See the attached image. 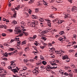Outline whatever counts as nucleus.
Instances as JSON below:
<instances>
[{
  "instance_id": "nucleus-31",
  "label": "nucleus",
  "mask_w": 77,
  "mask_h": 77,
  "mask_svg": "<svg viewBox=\"0 0 77 77\" xmlns=\"http://www.w3.org/2000/svg\"><path fill=\"white\" fill-rule=\"evenodd\" d=\"M26 41H24L23 42H22V44H26Z\"/></svg>"
},
{
  "instance_id": "nucleus-43",
  "label": "nucleus",
  "mask_w": 77,
  "mask_h": 77,
  "mask_svg": "<svg viewBox=\"0 0 77 77\" xmlns=\"http://www.w3.org/2000/svg\"><path fill=\"white\" fill-rule=\"evenodd\" d=\"M23 35V34H20L18 35V36L21 37V36H22V35Z\"/></svg>"
},
{
  "instance_id": "nucleus-55",
  "label": "nucleus",
  "mask_w": 77,
  "mask_h": 77,
  "mask_svg": "<svg viewBox=\"0 0 77 77\" xmlns=\"http://www.w3.org/2000/svg\"><path fill=\"white\" fill-rule=\"evenodd\" d=\"M69 2H70V3H72V0H68Z\"/></svg>"
},
{
  "instance_id": "nucleus-2",
  "label": "nucleus",
  "mask_w": 77,
  "mask_h": 77,
  "mask_svg": "<svg viewBox=\"0 0 77 77\" xmlns=\"http://www.w3.org/2000/svg\"><path fill=\"white\" fill-rule=\"evenodd\" d=\"M71 11L72 12H77V7H73Z\"/></svg>"
},
{
  "instance_id": "nucleus-13",
  "label": "nucleus",
  "mask_w": 77,
  "mask_h": 77,
  "mask_svg": "<svg viewBox=\"0 0 77 77\" xmlns=\"http://www.w3.org/2000/svg\"><path fill=\"white\" fill-rule=\"evenodd\" d=\"M71 66L72 68H75V66H74V64L72 63H71Z\"/></svg>"
},
{
  "instance_id": "nucleus-45",
  "label": "nucleus",
  "mask_w": 77,
  "mask_h": 77,
  "mask_svg": "<svg viewBox=\"0 0 77 77\" xmlns=\"http://www.w3.org/2000/svg\"><path fill=\"white\" fill-rule=\"evenodd\" d=\"M64 74H65V75H68V73L67 72H65L64 73Z\"/></svg>"
},
{
  "instance_id": "nucleus-26",
  "label": "nucleus",
  "mask_w": 77,
  "mask_h": 77,
  "mask_svg": "<svg viewBox=\"0 0 77 77\" xmlns=\"http://www.w3.org/2000/svg\"><path fill=\"white\" fill-rule=\"evenodd\" d=\"M68 75H69V77H72L73 76V75H72V74H69Z\"/></svg>"
},
{
  "instance_id": "nucleus-22",
  "label": "nucleus",
  "mask_w": 77,
  "mask_h": 77,
  "mask_svg": "<svg viewBox=\"0 0 77 77\" xmlns=\"http://www.w3.org/2000/svg\"><path fill=\"white\" fill-rule=\"evenodd\" d=\"M40 58L42 60H44V58L42 55L40 56Z\"/></svg>"
},
{
  "instance_id": "nucleus-39",
  "label": "nucleus",
  "mask_w": 77,
  "mask_h": 77,
  "mask_svg": "<svg viewBox=\"0 0 77 77\" xmlns=\"http://www.w3.org/2000/svg\"><path fill=\"white\" fill-rule=\"evenodd\" d=\"M8 30L9 31V32H12V29H8Z\"/></svg>"
},
{
  "instance_id": "nucleus-28",
  "label": "nucleus",
  "mask_w": 77,
  "mask_h": 77,
  "mask_svg": "<svg viewBox=\"0 0 77 77\" xmlns=\"http://www.w3.org/2000/svg\"><path fill=\"white\" fill-rule=\"evenodd\" d=\"M2 36H6V34L5 33H3L2 34Z\"/></svg>"
},
{
  "instance_id": "nucleus-46",
  "label": "nucleus",
  "mask_w": 77,
  "mask_h": 77,
  "mask_svg": "<svg viewBox=\"0 0 77 77\" xmlns=\"http://www.w3.org/2000/svg\"><path fill=\"white\" fill-rule=\"evenodd\" d=\"M33 37V39H34V38H36V35H34Z\"/></svg>"
},
{
  "instance_id": "nucleus-60",
  "label": "nucleus",
  "mask_w": 77,
  "mask_h": 77,
  "mask_svg": "<svg viewBox=\"0 0 77 77\" xmlns=\"http://www.w3.org/2000/svg\"><path fill=\"white\" fill-rule=\"evenodd\" d=\"M22 30H23V31H26V29H24V28H23L22 29Z\"/></svg>"
},
{
  "instance_id": "nucleus-34",
  "label": "nucleus",
  "mask_w": 77,
  "mask_h": 77,
  "mask_svg": "<svg viewBox=\"0 0 77 77\" xmlns=\"http://www.w3.org/2000/svg\"><path fill=\"white\" fill-rule=\"evenodd\" d=\"M37 5L38 6H41V4L39 2H38L37 3Z\"/></svg>"
},
{
  "instance_id": "nucleus-12",
  "label": "nucleus",
  "mask_w": 77,
  "mask_h": 77,
  "mask_svg": "<svg viewBox=\"0 0 77 77\" xmlns=\"http://www.w3.org/2000/svg\"><path fill=\"white\" fill-rule=\"evenodd\" d=\"M63 22V20H60L58 21V23H59L60 24H61V23H62Z\"/></svg>"
},
{
  "instance_id": "nucleus-8",
  "label": "nucleus",
  "mask_w": 77,
  "mask_h": 77,
  "mask_svg": "<svg viewBox=\"0 0 77 77\" xmlns=\"http://www.w3.org/2000/svg\"><path fill=\"white\" fill-rule=\"evenodd\" d=\"M47 30H45V31H43L42 32V34H45V33H48V31H46Z\"/></svg>"
},
{
  "instance_id": "nucleus-19",
  "label": "nucleus",
  "mask_w": 77,
  "mask_h": 77,
  "mask_svg": "<svg viewBox=\"0 0 77 77\" xmlns=\"http://www.w3.org/2000/svg\"><path fill=\"white\" fill-rule=\"evenodd\" d=\"M10 51H13L14 49V48H9Z\"/></svg>"
},
{
  "instance_id": "nucleus-3",
  "label": "nucleus",
  "mask_w": 77,
  "mask_h": 77,
  "mask_svg": "<svg viewBox=\"0 0 77 77\" xmlns=\"http://www.w3.org/2000/svg\"><path fill=\"white\" fill-rule=\"evenodd\" d=\"M11 71H12L13 72H14V74H15L16 72H17V73H18V70H17L16 69H11Z\"/></svg>"
},
{
  "instance_id": "nucleus-57",
  "label": "nucleus",
  "mask_w": 77,
  "mask_h": 77,
  "mask_svg": "<svg viewBox=\"0 0 77 77\" xmlns=\"http://www.w3.org/2000/svg\"><path fill=\"white\" fill-rule=\"evenodd\" d=\"M8 55H9V56H12V55H11V53H8Z\"/></svg>"
},
{
  "instance_id": "nucleus-61",
  "label": "nucleus",
  "mask_w": 77,
  "mask_h": 77,
  "mask_svg": "<svg viewBox=\"0 0 77 77\" xmlns=\"http://www.w3.org/2000/svg\"><path fill=\"white\" fill-rule=\"evenodd\" d=\"M11 10H12V11H15V9L14 8H11Z\"/></svg>"
},
{
  "instance_id": "nucleus-62",
  "label": "nucleus",
  "mask_w": 77,
  "mask_h": 77,
  "mask_svg": "<svg viewBox=\"0 0 77 77\" xmlns=\"http://www.w3.org/2000/svg\"><path fill=\"white\" fill-rule=\"evenodd\" d=\"M5 27V25H1V28H3Z\"/></svg>"
},
{
  "instance_id": "nucleus-11",
  "label": "nucleus",
  "mask_w": 77,
  "mask_h": 77,
  "mask_svg": "<svg viewBox=\"0 0 77 77\" xmlns=\"http://www.w3.org/2000/svg\"><path fill=\"white\" fill-rule=\"evenodd\" d=\"M42 63H43V65H46V64H47V62L45 61H43L42 62Z\"/></svg>"
},
{
  "instance_id": "nucleus-33",
  "label": "nucleus",
  "mask_w": 77,
  "mask_h": 77,
  "mask_svg": "<svg viewBox=\"0 0 77 77\" xmlns=\"http://www.w3.org/2000/svg\"><path fill=\"white\" fill-rule=\"evenodd\" d=\"M58 40H59V41H61L62 40V38L60 37L59 38Z\"/></svg>"
},
{
  "instance_id": "nucleus-38",
  "label": "nucleus",
  "mask_w": 77,
  "mask_h": 77,
  "mask_svg": "<svg viewBox=\"0 0 77 77\" xmlns=\"http://www.w3.org/2000/svg\"><path fill=\"white\" fill-rule=\"evenodd\" d=\"M55 62H56V63H59V61L57 60H54Z\"/></svg>"
},
{
  "instance_id": "nucleus-51",
  "label": "nucleus",
  "mask_w": 77,
  "mask_h": 77,
  "mask_svg": "<svg viewBox=\"0 0 77 77\" xmlns=\"http://www.w3.org/2000/svg\"><path fill=\"white\" fill-rule=\"evenodd\" d=\"M23 61L25 62H27V59L24 60Z\"/></svg>"
},
{
  "instance_id": "nucleus-14",
  "label": "nucleus",
  "mask_w": 77,
  "mask_h": 77,
  "mask_svg": "<svg viewBox=\"0 0 77 77\" xmlns=\"http://www.w3.org/2000/svg\"><path fill=\"white\" fill-rule=\"evenodd\" d=\"M21 32V31L20 30L17 31L15 33V34H18V33H20V32Z\"/></svg>"
},
{
  "instance_id": "nucleus-59",
  "label": "nucleus",
  "mask_w": 77,
  "mask_h": 77,
  "mask_svg": "<svg viewBox=\"0 0 77 77\" xmlns=\"http://www.w3.org/2000/svg\"><path fill=\"white\" fill-rule=\"evenodd\" d=\"M35 69H36V70H37V69H39V67H38H38H35Z\"/></svg>"
},
{
  "instance_id": "nucleus-7",
  "label": "nucleus",
  "mask_w": 77,
  "mask_h": 77,
  "mask_svg": "<svg viewBox=\"0 0 77 77\" xmlns=\"http://www.w3.org/2000/svg\"><path fill=\"white\" fill-rule=\"evenodd\" d=\"M67 57H67V55L64 56L63 57L62 59H63V60H65V59H66V58H67Z\"/></svg>"
},
{
  "instance_id": "nucleus-44",
  "label": "nucleus",
  "mask_w": 77,
  "mask_h": 77,
  "mask_svg": "<svg viewBox=\"0 0 77 77\" xmlns=\"http://www.w3.org/2000/svg\"><path fill=\"white\" fill-rule=\"evenodd\" d=\"M55 50V49L54 48H52V52H53V51H54Z\"/></svg>"
},
{
  "instance_id": "nucleus-36",
  "label": "nucleus",
  "mask_w": 77,
  "mask_h": 77,
  "mask_svg": "<svg viewBox=\"0 0 77 77\" xmlns=\"http://www.w3.org/2000/svg\"><path fill=\"white\" fill-rule=\"evenodd\" d=\"M49 17L51 18H54V16L51 15V14L50 15Z\"/></svg>"
},
{
  "instance_id": "nucleus-23",
  "label": "nucleus",
  "mask_w": 77,
  "mask_h": 77,
  "mask_svg": "<svg viewBox=\"0 0 77 77\" xmlns=\"http://www.w3.org/2000/svg\"><path fill=\"white\" fill-rule=\"evenodd\" d=\"M4 56H5V57H8L7 56H8V53H7V52H6L4 54Z\"/></svg>"
},
{
  "instance_id": "nucleus-50",
  "label": "nucleus",
  "mask_w": 77,
  "mask_h": 77,
  "mask_svg": "<svg viewBox=\"0 0 77 77\" xmlns=\"http://www.w3.org/2000/svg\"><path fill=\"white\" fill-rule=\"evenodd\" d=\"M6 19H5V18H3V20L4 21H6Z\"/></svg>"
},
{
  "instance_id": "nucleus-32",
  "label": "nucleus",
  "mask_w": 77,
  "mask_h": 77,
  "mask_svg": "<svg viewBox=\"0 0 77 77\" xmlns=\"http://www.w3.org/2000/svg\"><path fill=\"white\" fill-rule=\"evenodd\" d=\"M15 38L14 39V40L13 39H11V41L10 42H14V41H15Z\"/></svg>"
},
{
  "instance_id": "nucleus-40",
  "label": "nucleus",
  "mask_w": 77,
  "mask_h": 77,
  "mask_svg": "<svg viewBox=\"0 0 77 77\" xmlns=\"http://www.w3.org/2000/svg\"><path fill=\"white\" fill-rule=\"evenodd\" d=\"M76 37H77V35H73V38H75H75H76Z\"/></svg>"
},
{
  "instance_id": "nucleus-53",
  "label": "nucleus",
  "mask_w": 77,
  "mask_h": 77,
  "mask_svg": "<svg viewBox=\"0 0 77 77\" xmlns=\"http://www.w3.org/2000/svg\"><path fill=\"white\" fill-rule=\"evenodd\" d=\"M9 20H8V19H7L6 20V23H9Z\"/></svg>"
},
{
  "instance_id": "nucleus-4",
  "label": "nucleus",
  "mask_w": 77,
  "mask_h": 77,
  "mask_svg": "<svg viewBox=\"0 0 77 77\" xmlns=\"http://www.w3.org/2000/svg\"><path fill=\"white\" fill-rule=\"evenodd\" d=\"M35 24L36 23H35V22L32 23L30 24V26L31 27H35Z\"/></svg>"
},
{
  "instance_id": "nucleus-56",
  "label": "nucleus",
  "mask_w": 77,
  "mask_h": 77,
  "mask_svg": "<svg viewBox=\"0 0 77 77\" xmlns=\"http://www.w3.org/2000/svg\"><path fill=\"white\" fill-rule=\"evenodd\" d=\"M42 39H43V40H44V41H45V40H46L45 39V37H42Z\"/></svg>"
},
{
  "instance_id": "nucleus-63",
  "label": "nucleus",
  "mask_w": 77,
  "mask_h": 77,
  "mask_svg": "<svg viewBox=\"0 0 77 77\" xmlns=\"http://www.w3.org/2000/svg\"><path fill=\"white\" fill-rule=\"evenodd\" d=\"M56 21V19H55V20H53L52 21H53V23H54V22H55Z\"/></svg>"
},
{
  "instance_id": "nucleus-52",
  "label": "nucleus",
  "mask_w": 77,
  "mask_h": 77,
  "mask_svg": "<svg viewBox=\"0 0 77 77\" xmlns=\"http://www.w3.org/2000/svg\"><path fill=\"white\" fill-rule=\"evenodd\" d=\"M59 35H55V37L56 38H57V37H59Z\"/></svg>"
},
{
  "instance_id": "nucleus-30",
  "label": "nucleus",
  "mask_w": 77,
  "mask_h": 77,
  "mask_svg": "<svg viewBox=\"0 0 77 77\" xmlns=\"http://www.w3.org/2000/svg\"><path fill=\"white\" fill-rule=\"evenodd\" d=\"M57 68V66H56L55 67H51L50 68L51 69H56V68Z\"/></svg>"
},
{
  "instance_id": "nucleus-24",
  "label": "nucleus",
  "mask_w": 77,
  "mask_h": 77,
  "mask_svg": "<svg viewBox=\"0 0 77 77\" xmlns=\"http://www.w3.org/2000/svg\"><path fill=\"white\" fill-rule=\"evenodd\" d=\"M59 33L61 35L62 34L64 33V32H63V31H61V32H60Z\"/></svg>"
},
{
  "instance_id": "nucleus-1",
  "label": "nucleus",
  "mask_w": 77,
  "mask_h": 77,
  "mask_svg": "<svg viewBox=\"0 0 77 77\" xmlns=\"http://www.w3.org/2000/svg\"><path fill=\"white\" fill-rule=\"evenodd\" d=\"M45 68L46 70L48 71L49 72L51 70L49 69H51L50 68H51V67L49 66V65H48L47 66H45Z\"/></svg>"
},
{
  "instance_id": "nucleus-48",
  "label": "nucleus",
  "mask_w": 77,
  "mask_h": 77,
  "mask_svg": "<svg viewBox=\"0 0 77 77\" xmlns=\"http://www.w3.org/2000/svg\"><path fill=\"white\" fill-rule=\"evenodd\" d=\"M28 48H29L28 47L26 48L25 49V51H26V50H27Z\"/></svg>"
},
{
  "instance_id": "nucleus-47",
  "label": "nucleus",
  "mask_w": 77,
  "mask_h": 77,
  "mask_svg": "<svg viewBox=\"0 0 77 77\" xmlns=\"http://www.w3.org/2000/svg\"><path fill=\"white\" fill-rule=\"evenodd\" d=\"M44 5H47V3H46V2H45L44 3Z\"/></svg>"
},
{
  "instance_id": "nucleus-64",
  "label": "nucleus",
  "mask_w": 77,
  "mask_h": 77,
  "mask_svg": "<svg viewBox=\"0 0 77 77\" xmlns=\"http://www.w3.org/2000/svg\"><path fill=\"white\" fill-rule=\"evenodd\" d=\"M69 52H72V50H69Z\"/></svg>"
},
{
  "instance_id": "nucleus-10",
  "label": "nucleus",
  "mask_w": 77,
  "mask_h": 77,
  "mask_svg": "<svg viewBox=\"0 0 77 77\" xmlns=\"http://www.w3.org/2000/svg\"><path fill=\"white\" fill-rule=\"evenodd\" d=\"M66 59L67 60H66V62H69L70 61V59H69V58L68 57L66 58Z\"/></svg>"
},
{
  "instance_id": "nucleus-5",
  "label": "nucleus",
  "mask_w": 77,
  "mask_h": 77,
  "mask_svg": "<svg viewBox=\"0 0 77 77\" xmlns=\"http://www.w3.org/2000/svg\"><path fill=\"white\" fill-rule=\"evenodd\" d=\"M32 72H34V73H36V74H37L39 72H38V70H36V69H35L32 71Z\"/></svg>"
},
{
  "instance_id": "nucleus-29",
  "label": "nucleus",
  "mask_w": 77,
  "mask_h": 77,
  "mask_svg": "<svg viewBox=\"0 0 77 77\" xmlns=\"http://www.w3.org/2000/svg\"><path fill=\"white\" fill-rule=\"evenodd\" d=\"M16 14H17V13H14V15L13 16L14 17V18H15L16 17V15H17Z\"/></svg>"
},
{
  "instance_id": "nucleus-15",
  "label": "nucleus",
  "mask_w": 77,
  "mask_h": 77,
  "mask_svg": "<svg viewBox=\"0 0 77 77\" xmlns=\"http://www.w3.org/2000/svg\"><path fill=\"white\" fill-rule=\"evenodd\" d=\"M40 68H42V69H45V67H44V66H41Z\"/></svg>"
},
{
  "instance_id": "nucleus-25",
  "label": "nucleus",
  "mask_w": 77,
  "mask_h": 77,
  "mask_svg": "<svg viewBox=\"0 0 77 77\" xmlns=\"http://www.w3.org/2000/svg\"><path fill=\"white\" fill-rule=\"evenodd\" d=\"M5 75H6V74H2V75H1V77H5Z\"/></svg>"
},
{
  "instance_id": "nucleus-41",
  "label": "nucleus",
  "mask_w": 77,
  "mask_h": 77,
  "mask_svg": "<svg viewBox=\"0 0 77 77\" xmlns=\"http://www.w3.org/2000/svg\"><path fill=\"white\" fill-rule=\"evenodd\" d=\"M29 60L31 62H33L34 60Z\"/></svg>"
},
{
  "instance_id": "nucleus-9",
  "label": "nucleus",
  "mask_w": 77,
  "mask_h": 77,
  "mask_svg": "<svg viewBox=\"0 0 77 77\" xmlns=\"http://www.w3.org/2000/svg\"><path fill=\"white\" fill-rule=\"evenodd\" d=\"M51 65H52L54 66H57V64H56V63H51Z\"/></svg>"
},
{
  "instance_id": "nucleus-16",
  "label": "nucleus",
  "mask_w": 77,
  "mask_h": 77,
  "mask_svg": "<svg viewBox=\"0 0 77 77\" xmlns=\"http://www.w3.org/2000/svg\"><path fill=\"white\" fill-rule=\"evenodd\" d=\"M20 24L22 25H23V26H25V25L24 24H25V23H24V22L23 21H22V22L20 23Z\"/></svg>"
},
{
  "instance_id": "nucleus-37",
  "label": "nucleus",
  "mask_w": 77,
  "mask_h": 77,
  "mask_svg": "<svg viewBox=\"0 0 77 77\" xmlns=\"http://www.w3.org/2000/svg\"><path fill=\"white\" fill-rule=\"evenodd\" d=\"M8 69H12V67H11V66H9L8 67Z\"/></svg>"
},
{
  "instance_id": "nucleus-49",
  "label": "nucleus",
  "mask_w": 77,
  "mask_h": 77,
  "mask_svg": "<svg viewBox=\"0 0 77 77\" xmlns=\"http://www.w3.org/2000/svg\"><path fill=\"white\" fill-rule=\"evenodd\" d=\"M66 68V69H69L70 68V67L69 66H66L65 67Z\"/></svg>"
},
{
  "instance_id": "nucleus-17",
  "label": "nucleus",
  "mask_w": 77,
  "mask_h": 77,
  "mask_svg": "<svg viewBox=\"0 0 77 77\" xmlns=\"http://www.w3.org/2000/svg\"><path fill=\"white\" fill-rule=\"evenodd\" d=\"M18 36H17L15 38V41H17V39H18V41H19V39H20V38H16V37H18Z\"/></svg>"
},
{
  "instance_id": "nucleus-27",
  "label": "nucleus",
  "mask_w": 77,
  "mask_h": 77,
  "mask_svg": "<svg viewBox=\"0 0 77 77\" xmlns=\"http://www.w3.org/2000/svg\"><path fill=\"white\" fill-rule=\"evenodd\" d=\"M38 8H36L35 9V12H38Z\"/></svg>"
},
{
  "instance_id": "nucleus-54",
  "label": "nucleus",
  "mask_w": 77,
  "mask_h": 77,
  "mask_svg": "<svg viewBox=\"0 0 77 77\" xmlns=\"http://www.w3.org/2000/svg\"><path fill=\"white\" fill-rule=\"evenodd\" d=\"M15 53V52L14 51L13 52H11V55H12L13 54H14V53Z\"/></svg>"
},
{
  "instance_id": "nucleus-20",
  "label": "nucleus",
  "mask_w": 77,
  "mask_h": 77,
  "mask_svg": "<svg viewBox=\"0 0 77 77\" xmlns=\"http://www.w3.org/2000/svg\"><path fill=\"white\" fill-rule=\"evenodd\" d=\"M1 64L2 66H5V62H2Z\"/></svg>"
},
{
  "instance_id": "nucleus-6",
  "label": "nucleus",
  "mask_w": 77,
  "mask_h": 77,
  "mask_svg": "<svg viewBox=\"0 0 77 77\" xmlns=\"http://www.w3.org/2000/svg\"><path fill=\"white\" fill-rule=\"evenodd\" d=\"M14 63H12L11 64V66L12 68H15V66H16V64H13Z\"/></svg>"
},
{
  "instance_id": "nucleus-35",
  "label": "nucleus",
  "mask_w": 77,
  "mask_h": 77,
  "mask_svg": "<svg viewBox=\"0 0 77 77\" xmlns=\"http://www.w3.org/2000/svg\"><path fill=\"white\" fill-rule=\"evenodd\" d=\"M51 8L52 9H53V10H54V11H56V10H57V9L55 8Z\"/></svg>"
},
{
  "instance_id": "nucleus-58",
  "label": "nucleus",
  "mask_w": 77,
  "mask_h": 77,
  "mask_svg": "<svg viewBox=\"0 0 77 77\" xmlns=\"http://www.w3.org/2000/svg\"><path fill=\"white\" fill-rule=\"evenodd\" d=\"M34 44L35 45H36V46H37V45H38V43H34Z\"/></svg>"
},
{
  "instance_id": "nucleus-18",
  "label": "nucleus",
  "mask_w": 77,
  "mask_h": 77,
  "mask_svg": "<svg viewBox=\"0 0 77 77\" xmlns=\"http://www.w3.org/2000/svg\"><path fill=\"white\" fill-rule=\"evenodd\" d=\"M45 47V46H40V48H42V49H44Z\"/></svg>"
},
{
  "instance_id": "nucleus-42",
  "label": "nucleus",
  "mask_w": 77,
  "mask_h": 77,
  "mask_svg": "<svg viewBox=\"0 0 77 77\" xmlns=\"http://www.w3.org/2000/svg\"><path fill=\"white\" fill-rule=\"evenodd\" d=\"M13 63V65H15V63H14V61H11V63Z\"/></svg>"
},
{
  "instance_id": "nucleus-21",
  "label": "nucleus",
  "mask_w": 77,
  "mask_h": 77,
  "mask_svg": "<svg viewBox=\"0 0 77 77\" xmlns=\"http://www.w3.org/2000/svg\"><path fill=\"white\" fill-rule=\"evenodd\" d=\"M39 62H40L36 63V65H40V64H41V61H39Z\"/></svg>"
}]
</instances>
